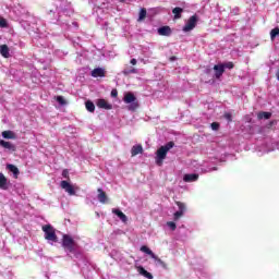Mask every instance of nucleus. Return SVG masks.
<instances>
[{"instance_id":"32","label":"nucleus","mask_w":279,"mask_h":279,"mask_svg":"<svg viewBox=\"0 0 279 279\" xmlns=\"http://www.w3.org/2000/svg\"><path fill=\"white\" fill-rule=\"evenodd\" d=\"M184 215V211H175L173 215V219L174 221H178L180 219V217H182Z\"/></svg>"},{"instance_id":"25","label":"nucleus","mask_w":279,"mask_h":279,"mask_svg":"<svg viewBox=\"0 0 279 279\" xmlns=\"http://www.w3.org/2000/svg\"><path fill=\"white\" fill-rule=\"evenodd\" d=\"M257 119H271V112L260 111L257 113Z\"/></svg>"},{"instance_id":"42","label":"nucleus","mask_w":279,"mask_h":279,"mask_svg":"<svg viewBox=\"0 0 279 279\" xmlns=\"http://www.w3.org/2000/svg\"><path fill=\"white\" fill-rule=\"evenodd\" d=\"M213 171H217V167H214V168H213Z\"/></svg>"},{"instance_id":"41","label":"nucleus","mask_w":279,"mask_h":279,"mask_svg":"<svg viewBox=\"0 0 279 279\" xmlns=\"http://www.w3.org/2000/svg\"><path fill=\"white\" fill-rule=\"evenodd\" d=\"M170 60H171V62H173V60H175V57H171Z\"/></svg>"},{"instance_id":"12","label":"nucleus","mask_w":279,"mask_h":279,"mask_svg":"<svg viewBox=\"0 0 279 279\" xmlns=\"http://www.w3.org/2000/svg\"><path fill=\"white\" fill-rule=\"evenodd\" d=\"M183 180L185 182H197V180H199V174L197 173L184 174Z\"/></svg>"},{"instance_id":"16","label":"nucleus","mask_w":279,"mask_h":279,"mask_svg":"<svg viewBox=\"0 0 279 279\" xmlns=\"http://www.w3.org/2000/svg\"><path fill=\"white\" fill-rule=\"evenodd\" d=\"M7 169L11 171V173H13L15 180L19 178V174L21 173V171L19 170V168L12 163H8L7 165Z\"/></svg>"},{"instance_id":"3","label":"nucleus","mask_w":279,"mask_h":279,"mask_svg":"<svg viewBox=\"0 0 279 279\" xmlns=\"http://www.w3.org/2000/svg\"><path fill=\"white\" fill-rule=\"evenodd\" d=\"M123 101L124 104H130L128 109L131 112H135V110H138V100L136 99V96L133 93L131 92L125 93L123 97Z\"/></svg>"},{"instance_id":"30","label":"nucleus","mask_w":279,"mask_h":279,"mask_svg":"<svg viewBox=\"0 0 279 279\" xmlns=\"http://www.w3.org/2000/svg\"><path fill=\"white\" fill-rule=\"evenodd\" d=\"M221 64H222V66H223L225 70H226V69H229V70L234 69V63H233L232 61H229V62H227V63H221Z\"/></svg>"},{"instance_id":"26","label":"nucleus","mask_w":279,"mask_h":279,"mask_svg":"<svg viewBox=\"0 0 279 279\" xmlns=\"http://www.w3.org/2000/svg\"><path fill=\"white\" fill-rule=\"evenodd\" d=\"M85 108L88 110V112H95V104L90 100L85 102Z\"/></svg>"},{"instance_id":"4","label":"nucleus","mask_w":279,"mask_h":279,"mask_svg":"<svg viewBox=\"0 0 279 279\" xmlns=\"http://www.w3.org/2000/svg\"><path fill=\"white\" fill-rule=\"evenodd\" d=\"M43 232H45L46 241H52L58 243V235L56 234V229L51 225H46L43 227Z\"/></svg>"},{"instance_id":"15","label":"nucleus","mask_w":279,"mask_h":279,"mask_svg":"<svg viewBox=\"0 0 279 279\" xmlns=\"http://www.w3.org/2000/svg\"><path fill=\"white\" fill-rule=\"evenodd\" d=\"M138 154H143V145L138 144V145H134L131 148V156H138Z\"/></svg>"},{"instance_id":"37","label":"nucleus","mask_w":279,"mask_h":279,"mask_svg":"<svg viewBox=\"0 0 279 279\" xmlns=\"http://www.w3.org/2000/svg\"><path fill=\"white\" fill-rule=\"evenodd\" d=\"M225 119H227V121L231 122L232 121V113H225Z\"/></svg>"},{"instance_id":"10","label":"nucleus","mask_w":279,"mask_h":279,"mask_svg":"<svg viewBox=\"0 0 279 279\" xmlns=\"http://www.w3.org/2000/svg\"><path fill=\"white\" fill-rule=\"evenodd\" d=\"M0 147H3L4 149H9L10 151H16V145L3 140L0 141Z\"/></svg>"},{"instance_id":"14","label":"nucleus","mask_w":279,"mask_h":279,"mask_svg":"<svg viewBox=\"0 0 279 279\" xmlns=\"http://www.w3.org/2000/svg\"><path fill=\"white\" fill-rule=\"evenodd\" d=\"M137 271L141 274V276H144V278L154 279V275L147 271L143 266L137 267Z\"/></svg>"},{"instance_id":"20","label":"nucleus","mask_w":279,"mask_h":279,"mask_svg":"<svg viewBox=\"0 0 279 279\" xmlns=\"http://www.w3.org/2000/svg\"><path fill=\"white\" fill-rule=\"evenodd\" d=\"M0 189L3 191L8 189V178H5L4 173H0Z\"/></svg>"},{"instance_id":"39","label":"nucleus","mask_w":279,"mask_h":279,"mask_svg":"<svg viewBox=\"0 0 279 279\" xmlns=\"http://www.w3.org/2000/svg\"><path fill=\"white\" fill-rule=\"evenodd\" d=\"M137 60L136 59H131L130 63L133 65V66H136L137 64Z\"/></svg>"},{"instance_id":"2","label":"nucleus","mask_w":279,"mask_h":279,"mask_svg":"<svg viewBox=\"0 0 279 279\" xmlns=\"http://www.w3.org/2000/svg\"><path fill=\"white\" fill-rule=\"evenodd\" d=\"M62 247L66 250V252H70V254H74V252H77V242L73 240V238L69 234H63L62 236Z\"/></svg>"},{"instance_id":"27","label":"nucleus","mask_w":279,"mask_h":279,"mask_svg":"<svg viewBox=\"0 0 279 279\" xmlns=\"http://www.w3.org/2000/svg\"><path fill=\"white\" fill-rule=\"evenodd\" d=\"M141 252H144V254H148V256H150V258H153L155 255L153 253V251L149 247H147L146 245L141 246Z\"/></svg>"},{"instance_id":"18","label":"nucleus","mask_w":279,"mask_h":279,"mask_svg":"<svg viewBox=\"0 0 279 279\" xmlns=\"http://www.w3.org/2000/svg\"><path fill=\"white\" fill-rule=\"evenodd\" d=\"M159 36H169L171 34V27L162 26L158 28Z\"/></svg>"},{"instance_id":"31","label":"nucleus","mask_w":279,"mask_h":279,"mask_svg":"<svg viewBox=\"0 0 279 279\" xmlns=\"http://www.w3.org/2000/svg\"><path fill=\"white\" fill-rule=\"evenodd\" d=\"M57 101L60 106H66V100L62 96H57Z\"/></svg>"},{"instance_id":"35","label":"nucleus","mask_w":279,"mask_h":279,"mask_svg":"<svg viewBox=\"0 0 279 279\" xmlns=\"http://www.w3.org/2000/svg\"><path fill=\"white\" fill-rule=\"evenodd\" d=\"M167 226H168L172 231H174L175 228H178V226H177L175 222H173V221L167 222Z\"/></svg>"},{"instance_id":"5","label":"nucleus","mask_w":279,"mask_h":279,"mask_svg":"<svg viewBox=\"0 0 279 279\" xmlns=\"http://www.w3.org/2000/svg\"><path fill=\"white\" fill-rule=\"evenodd\" d=\"M197 15H192L183 26V32H193V28L197 27Z\"/></svg>"},{"instance_id":"40","label":"nucleus","mask_w":279,"mask_h":279,"mask_svg":"<svg viewBox=\"0 0 279 279\" xmlns=\"http://www.w3.org/2000/svg\"><path fill=\"white\" fill-rule=\"evenodd\" d=\"M276 77H277V80L279 81V69H278V71H277V73H276Z\"/></svg>"},{"instance_id":"9","label":"nucleus","mask_w":279,"mask_h":279,"mask_svg":"<svg viewBox=\"0 0 279 279\" xmlns=\"http://www.w3.org/2000/svg\"><path fill=\"white\" fill-rule=\"evenodd\" d=\"M97 107L102 108L104 110H112V105H110L106 99L100 98L97 101Z\"/></svg>"},{"instance_id":"43","label":"nucleus","mask_w":279,"mask_h":279,"mask_svg":"<svg viewBox=\"0 0 279 279\" xmlns=\"http://www.w3.org/2000/svg\"><path fill=\"white\" fill-rule=\"evenodd\" d=\"M120 1H125V0H120Z\"/></svg>"},{"instance_id":"19","label":"nucleus","mask_w":279,"mask_h":279,"mask_svg":"<svg viewBox=\"0 0 279 279\" xmlns=\"http://www.w3.org/2000/svg\"><path fill=\"white\" fill-rule=\"evenodd\" d=\"M2 136L7 140L16 141V133L13 131H3Z\"/></svg>"},{"instance_id":"1","label":"nucleus","mask_w":279,"mask_h":279,"mask_svg":"<svg viewBox=\"0 0 279 279\" xmlns=\"http://www.w3.org/2000/svg\"><path fill=\"white\" fill-rule=\"evenodd\" d=\"M173 147H175V143L168 142L166 145L158 148L155 157V161L158 167H162L165 159L167 158V154H169Z\"/></svg>"},{"instance_id":"23","label":"nucleus","mask_w":279,"mask_h":279,"mask_svg":"<svg viewBox=\"0 0 279 279\" xmlns=\"http://www.w3.org/2000/svg\"><path fill=\"white\" fill-rule=\"evenodd\" d=\"M151 258L155 259V263H157V265H160V267H162L163 269H168L167 263L162 262V259H160L158 255L155 254Z\"/></svg>"},{"instance_id":"38","label":"nucleus","mask_w":279,"mask_h":279,"mask_svg":"<svg viewBox=\"0 0 279 279\" xmlns=\"http://www.w3.org/2000/svg\"><path fill=\"white\" fill-rule=\"evenodd\" d=\"M111 97H119V92L117 89H112Z\"/></svg>"},{"instance_id":"33","label":"nucleus","mask_w":279,"mask_h":279,"mask_svg":"<svg viewBox=\"0 0 279 279\" xmlns=\"http://www.w3.org/2000/svg\"><path fill=\"white\" fill-rule=\"evenodd\" d=\"M210 128H211V130H214L215 132H217V131L219 130V128H220V124H219L218 122H213V123L210 124Z\"/></svg>"},{"instance_id":"21","label":"nucleus","mask_w":279,"mask_h":279,"mask_svg":"<svg viewBox=\"0 0 279 279\" xmlns=\"http://www.w3.org/2000/svg\"><path fill=\"white\" fill-rule=\"evenodd\" d=\"M182 12H184V9H182L180 7H175L172 10V14H174V19H182Z\"/></svg>"},{"instance_id":"11","label":"nucleus","mask_w":279,"mask_h":279,"mask_svg":"<svg viewBox=\"0 0 279 279\" xmlns=\"http://www.w3.org/2000/svg\"><path fill=\"white\" fill-rule=\"evenodd\" d=\"M112 213L113 215H117V217H119L122 223H128V216H125L123 211H121L120 209L113 208Z\"/></svg>"},{"instance_id":"13","label":"nucleus","mask_w":279,"mask_h":279,"mask_svg":"<svg viewBox=\"0 0 279 279\" xmlns=\"http://www.w3.org/2000/svg\"><path fill=\"white\" fill-rule=\"evenodd\" d=\"M98 201L100 204H106L108 202V195L105 193L102 189H98Z\"/></svg>"},{"instance_id":"8","label":"nucleus","mask_w":279,"mask_h":279,"mask_svg":"<svg viewBox=\"0 0 279 279\" xmlns=\"http://www.w3.org/2000/svg\"><path fill=\"white\" fill-rule=\"evenodd\" d=\"M90 75L92 77H106V70L102 68H95Z\"/></svg>"},{"instance_id":"17","label":"nucleus","mask_w":279,"mask_h":279,"mask_svg":"<svg viewBox=\"0 0 279 279\" xmlns=\"http://www.w3.org/2000/svg\"><path fill=\"white\" fill-rule=\"evenodd\" d=\"M0 53L2 58H10V48L8 45L0 46Z\"/></svg>"},{"instance_id":"29","label":"nucleus","mask_w":279,"mask_h":279,"mask_svg":"<svg viewBox=\"0 0 279 279\" xmlns=\"http://www.w3.org/2000/svg\"><path fill=\"white\" fill-rule=\"evenodd\" d=\"M276 36H279V28L278 27L271 29V32H270L271 40H275Z\"/></svg>"},{"instance_id":"28","label":"nucleus","mask_w":279,"mask_h":279,"mask_svg":"<svg viewBox=\"0 0 279 279\" xmlns=\"http://www.w3.org/2000/svg\"><path fill=\"white\" fill-rule=\"evenodd\" d=\"M175 204L179 208V211L184 213V210H186V205L184 203L177 201Z\"/></svg>"},{"instance_id":"36","label":"nucleus","mask_w":279,"mask_h":279,"mask_svg":"<svg viewBox=\"0 0 279 279\" xmlns=\"http://www.w3.org/2000/svg\"><path fill=\"white\" fill-rule=\"evenodd\" d=\"M0 27H8V21L3 17H0Z\"/></svg>"},{"instance_id":"22","label":"nucleus","mask_w":279,"mask_h":279,"mask_svg":"<svg viewBox=\"0 0 279 279\" xmlns=\"http://www.w3.org/2000/svg\"><path fill=\"white\" fill-rule=\"evenodd\" d=\"M145 19H147V9L142 8L140 10V14H138L137 21H138V23H141V22L145 21Z\"/></svg>"},{"instance_id":"7","label":"nucleus","mask_w":279,"mask_h":279,"mask_svg":"<svg viewBox=\"0 0 279 279\" xmlns=\"http://www.w3.org/2000/svg\"><path fill=\"white\" fill-rule=\"evenodd\" d=\"M214 71L216 80H221V75L226 73V70L221 63L214 65Z\"/></svg>"},{"instance_id":"34","label":"nucleus","mask_w":279,"mask_h":279,"mask_svg":"<svg viewBox=\"0 0 279 279\" xmlns=\"http://www.w3.org/2000/svg\"><path fill=\"white\" fill-rule=\"evenodd\" d=\"M62 178H64L65 180H71V177L69 175V169H64L62 171Z\"/></svg>"},{"instance_id":"6","label":"nucleus","mask_w":279,"mask_h":279,"mask_svg":"<svg viewBox=\"0 0 279 279\" xmlns=\"http://www.w3.org/2000/svg\"><path fill=\"white\" fill-rule=\"evenodd\" d=\"M60 186L63 189V191H65L66 194L75 195V187H73L69 181H61Z\"/></svg>"},{"instance_id":"24","label":"nucleus","mask_w":279,"mask_h":279,"mask_svg":"<svg viewBox=\"0 0 279 279\" xmlns=\"http://www.w3.org/2000/svg\"><path fill=\"white\" fill-rule=\"evenodd\" d=\"M123 75H132V74H136L138 73V71L136 70V68H125L122 71Z\"/></svg>"}]
</instances>
